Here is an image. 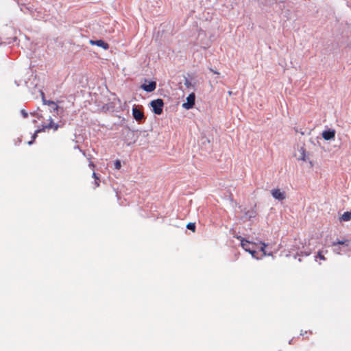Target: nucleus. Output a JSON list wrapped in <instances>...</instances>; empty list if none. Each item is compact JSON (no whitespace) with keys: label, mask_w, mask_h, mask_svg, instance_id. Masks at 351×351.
<instances>
[{"label":"nucleus","mask_w":351,"mask_h":351,"mask_svg":"<svg viewBox=\"0 0 351 351\" xmlns=\"http://www.w3.org/2000/svg\"><path fill=\"white\" fill-rule=\"evenodd\" d=\"M125 129L128 130L126 134H125V141H129L128 145H130L131 143H134L138 138V130H131L128 125L125 126Z\"/></svg>","instance_id":"20e7f679"},{"label":"nucleus","mask_w":351,"mask_h":351,"mask_svg":"<svg viewBox=\"0 0 351 351\" xmlns=\"http://www.w3.org/2000/svg\"><path fill=\"white\" fill-rule=\"evenodd\" d=\"M310 252L301 250L300 252H297L296 254L293 256V258H296L298 256H308L310 255Z\"/></svg>","instance_id":"dca6fc26"},{"label":"nucleus","mask_w":351,"mask_h":351,"mask_svg":"<svg viewBox=\"0 0 351 351\" xmlns=\"http://www.w3.org/2000/svg\"><path fill=\"white\" fill-rule=\"evenodd\" d=\"M40 95L42 97V101L44 105H48L49 106V110L51 112H56L58 115L60 114V107L57 105V104L52 100H47L45 97V93L40 90ZM61 112H63V109L61 108Z\"/></svg>","instance_id":"f03ea898"},{"label":"nucleus","mask_w":351,"mask_h":351,"mask_svg":"<svg viewBox=\"0 0 351 351\" xmlns=\"http://www.w3.org/2000/svg\"><path fill=\"white\" fill-rule=\"evenodd\" d=\"M19 144V143H18V140H17V141H16L15 145H18Z\"/></svg>","instance_id":"e433bc0d"},{"label":"nucleus","mask_w":351,"mask_h":351,"mask_svg":"<svg viewBox=\"0 0 351 351\" xmlns=\"http://www.w3.org/2000/svg\"><path fill=\"white\" fill-rule=\"evenodd\" d=\"M299 152H300L301 156L298 159L303 160V161H306L307 156H306V149H304V147H301L299 149Z\"/></svg>","instance_id":"2eb2a0df"},{"label":"nucleus","mask_w":351,"mask_h":351,"mask_svg":"<svg viewBox=\"0 0 351 351\" xmlns=\"http://www.w3.org/2000/svg\"><path fill=\"white\" fill-rule=\"evenodd\" d=\"M237 239L240 240V241L241 242V240L242 239H244L243 237H242L241 236H238L236 237Z\"/></svg>","instance_id":"7c9ffc66"},{"label":"nucleus","mask_w":351,"mask_h":351,"mask_svg":"<svg viewBox=\"0 0 351 351\" xmlns=\"http://www.w3.org/2000/svg\"><path fill=\"white\" fill-rule=\"evenodd\" d=\"M93 178H94L95 180H99V176H97V174L95 173V172H93Z\"/></svg>","instance_id":"cd10ccee"},{"label":"nucleus","mask_w":351,"mask_h":351,"mask_svg":"<svg viewBox=\"0 0 351 351\" xmlns=\"http://www.w3.org/2000/svg\"><path fill=\"white\" fill-rule=\"evenodd\" d=\"M315 261L317 258H319L320 260H326V258L324 257V251H318L317 253V255L315 256Z\"/></svg>","instance_id":"aec40b11"},{"label":"nucleus","mask_w":351,"mask_h":351,"mask_svg":"<svg viewBox=\"0 0 351 351\" xmlns=\"http://www.w3.org/2000/svg\"><path fill=\"white\" fill-rule=\"evenodd\" d=\"M341 247H340V246L338 247H334L333 252L337 254H341Z\"/></svg>","instance_id":"5701e85b"},{"label":"nucleus","mask_w":351,"mask_h":351,"mask_svg":"<svg viewBox=\"0 0 351 351\" xmlns=\"http://www.w3.org/2000/svg\"><path fill=\"white\" fill-rule=\"evenodd\" d=\"M89 43L91 45H96L99 47H101L105 50H107L109 49V44L106 42H105L104 40L102 39H97V40H89Z\"/></svg>","instance_id":"9d476101"},{"label":"nucleus","mask_w":351,"mask_h":351,"mask_svg":"<svg viewBox=\"0 0 351 351\" xmlns=\"http://www.w3.org/2000/svg\"><path fill=\"white\" fill-rule=\"evenodd\" d=\"M335 130L334 129H327L322 132V136L326 141H330L335 138Z\"/></svg>","instance_id":"9b49d317"},{"label":"nucleus","mask_w":351,"mask_h":351,"mask_svg":"<svg viewBox=\"0 0 351 351\" xmlns=\"http://www.w3.org/2000/svg\"><path fill=\"white\" fill-rule=\"evenodd\" d=\"M45 129H47V128H45V125H43L42 128L37 129V130H36V133H40V132H44Z\"/></svg>","instance_id":"393cba45"},{"label":"nucleus","mask_w":351,"mask_h":351,"mask_svg":"<svg viewBox=\"0 0 351 351\" xmlns=\"http://www.w3.org/2000/svg\"><path fill=\"white\" fill-rule=\"evenodd\" d=\"M186 227L188 230H190L194 232L195 231L196 225L194 222H189L186 224Z\"/></svg>","instance_id":"6ab92c4d"},{"label":"nucleus","mask_w":351,"mask_h":351,"mask_svg":"<svg viewBox=\"0 0 351 351\" xmlns=\"http://www.w3.org/2000/svg\"><path fill=\"white\" fill-rule=\"evenodd\" d=\"M340 245L343 247L350 248L351 247V239H337L331 243V246L336 247Z\"/></svg>","instance_id":"6e6552de"},{"label":"nucleus","mask_w":351,"mask_h":351,"mask_svg":"<svg viewBox=\"0 0 351 351\" xmlns=\"http://www.w3.org/2000/svg\"><path fill=\"white\" fill-rule=\"evenodd\" d=\"M256 245L255 243L245 239H242V240H241V247H243V249L245 252H247L249 254H250L254 258H255L256 260H259L261 258L257 257L256 256V254H257V251L255 249L250 247V245Z\"/></svg>","instance_id":"7ed1b4c3"},{"label":"nucleus","mask_w":351,"mask_h":351,"mask_svg":"<svg viewBox=\"0 0 351 351\" xmlns=\"http://www.w3.org/2000/svg\"><path fill=\"white\" fill-rule=\"evenodd\" d=\"M184 85L187 87V88H189L191 86V81L186 78V77H184Z\"/></svg>","instance_id":"4be33fe9"},{"label":"nucleus","mask_w":351,"mask_h":351,"mask_svg":"<svg viewBox=\"0 0 351 351\" xmlns=\"http://www.w3.org/2000/svg\"><path fill=\"white\" fill-rule=\"evenodd\" d=\"M210 71H213L215 73L219 74V72L214 71L213 69H210Z\"/></svg>","instance_id":"72a5a7b5"},{"label":"nucleus","mask_w":351,"mask_h":351,"mask_svg":"<svg viewBox=\"0 0 351 351\" xmlns=\"http://www.w3.org/2000/svg\"><path fill=\"white\" fill-rule=\"evenodd\" d=\"M351 219V212L346 211L339 217V220L341 221H348Z\"/></svg>","instance_id":"ddd939ff"},{"label":"nucleus","mask_w":351,"mask_h":351,"mask_svg":"<svg viewBox=\"0 0 351 351\" xmlns=\"http://www.w3.org/2000/svg\"><path fill=\"white\" fill-rule=\"evenodd\" d=\"M306 333H307L306 331H305L304 333V332H302V330L301 333H300V335H304V334H306Z\"/></svg>","instance_id":"473e14b6"},{"label":"nucleus","mask_w":351,"mask_h":351,"mask_svg":"<svg viewBox=\"0 0 351 351\" xmlns=\"http://www.w3.org/2000/svg\"><path fill=\"white\" fill-rule=\"evenodd\" d=\"M149 105L152 108V112L155 114L160 115L162 114L164 107V101L162 99L158 98L156 99L152 100Z\"/></svg>","instance_id":"f257e3e1"},{"label":"nucleus","mask_w":351,"mask_h":351,"mask_svg":"<svg viewBox=\"0 0 351 351\" xmlns=\"http://www.w3.org/2000/svg\"><path fill=\"white\" fill-rule=\"evenodd\" d=\"M308 162H309V163H310L311 166H313V162H312V161H311V160H309Z\"/></svg>","instance_id":"f704fd0d"},{"label":"nucleus","mask_w":351,"mask_h":351,"mask_svg":"<svg viewBox=\"0 0 351 351\" xmlns=\"http://www.w3.org/2000/svg\"><path fill=\"white\" fill-rule=\"evenodd\" d=\"M156 88V82L154 80L145 79L144 82L141 85V88L147 93L153 92Z\"/></svg>","instance_id":"423d86ee"},{"label":"nucleus","mask_w":351,"mask_h":351,"mask_svg":"<svg viewBox=\"0 0 351 351\" xmlns=\"http://www.w3.org/2000/svg\"><path fill=\"white\" fill-rule=\"evenodd\" d=\"M272 197L278 201H282L286 198V193L285 191H281L280 189H274L271 191Z\"/></svg>","instance_id":"1a4fd4ad"},{"label":"nucleus","mask_w":351,"mask_h":351,"mask_svg":"<svg viewBox=\"0 0 351 351\" xmlns=\"http://www.w3.org/2000/svg\"><path fill=\"white\" fill-rule=\"evenodd\" d=\"M38 133H36V131L34 132V133L32 134V138L33 139V141H35L36 138H37L38 136Z\"/></svg>","instance_id":"a878e982"},{"label":"nucleus","mask_w":351,"mask_h":351,"mask_svg":"<svg viewBox=\"0 0 351 351\" xmlns=\"http://www.w3.org/2000/svg\"><path fill=\"white\" fill-rule=\"evenodd\" d=\"M89 165L93 167H95V165H94V164L92 162H90Z\"/></svg>","instance_id":"2f4dec72"},{"label":"nucleus","mask_w":351,"mask_h":351,"mask_svg":"<svg viewBox=\"0 0 351 351\" xmlns=\"http://www.w3.org/2000/svg\"><path fill=\"white\" fill-rule=\"evenodd\" d=\"M34 141H33V139L32 138L29 141L27 142V144L29 145H32L34 143Z\"/></svg>","instance_id":"c85d7f7f"},{"label":"nucleus","mask_w":351,"mask_h":351,"mask_svg":"<svg viewBox=\"0 0 351 351\" xmlns=\"http://www.w3.org/2000/svg\"><path fill=\"white\" fill-rule=\"evenodd\" d=\"M49 123L45 125V128L47 129H53L54 131H56L60 128V125L58 123H54L53 119L50 117L49 119Z\"/></svg>","instance_id":"f8f14e48"},{"label":"nucleus","mask_w":351,"mask_h":351,"mask_svg":"<svg viewBox=\"0 0 351 351\" xmlns=\"http://www.w3.org/2000/svg\"><path fill=\"white\" fill-rule=\"evenodd\" d=\"M142 106L134 105L132 109V113L134 119L138 123L145 120V116L141 110Z\"/></svg>","instance_id":"39448f33"},{"label":"nucleus","mask_w":351,"mask_h":351,"mask_svg":"<svg viewBox=\"0 0 351 351\" xmlns=\"http://www.w3.org/2000/svg\"><path fill=\"white\" fill-rule=\"evenodd\" d=\"M21 114L24 118H27L28 117L27 112L24 109L21 110Z\"/></svg>","instance_id":"b1692460"},{"label":"nucleus","mask_w":351,"mask_h":351,"mask_svg":"<svg viewBox=\"0 0 351 351\" xmlns=\"http://www.w3.org/2000/svg\"><path fill=\"white\" fill-rule=\"evenodd\" d=\"M33 116H36L38 119H40V117H42V115H40L38 114V113L36 112H33V113H31Z\"/></svg>","instance_id":"bb28decb"},{"label":"nucleus","mask_w":351,"mask_h":351,"mask_svg":"<svg viewBox=\"0 0 351 351\" xmlns=\"http://www.w3.org/2000/svg\"><path fill=\"white\" fill-rule=\"evenodd\" d=\"M21 142V138H18V143H20Z\"/></svg>","instance_id":"c9c22d12"},{"label":"nucleus","mask_w":351,"mask_h":351,"mask_svg":"<svg viewBox=\"0 0 351 351\" xmlns=\"http://www.w3.org/2000/svg\"><path fill=\"white\" fill-rule=\"evenodd\" d=\"M260 244L261 245L260 250L263 252L262 256L272 255L271 252L267 253V252L265 251V248H266L267 244H266L265 242H262V241L260 242Z\"/></svg>","instance_id":"4468645a"},{"label":"nucleus","mask_w":351,"mask_h":351,"mask_svg":"<svg viewBox=\"0 0 351 351\" xmlns=\"http://www.w3.org/2000/svg\"><path fill=\"white\" fill-rule=\"evenodd\" d=\"M98 180H95V186L97 187L99 186V182L97 181Z\"/></svg>","instance_id":"c756f323"},{"label":"nucleus","mask_w":351,"mask_h":351,"mask_svg":"<svg viewBox=\"0 0 351 351\" xmlns=\"http://www.w3.org/2000/svg\"><path fill=\"white\" fill-rule=\"evenodd\" d=\"M186 100V102H184L182 104V108L186 109V110L192 109L194 107V106H195V94L194 93H190L187 96Z\"/></svg>","instance_id":"0eeeda50"},{"label":"nucleus","mask_w":351,"mask_h":351,"mask_svg":"<svg viewBox=\"0 0 351 351\" xmlns=\"http://www.w3.org/2000/svg\"><path fill=\"white\" fill-rule=\"evenodd\" d=\"M201 143L204 146H206L207 145L210 146V141L208 137L202 136L201 138Z\"/></svg>","instance_id":"a211bd4d"},{"label":"nucleus","mask_w":351,"mask_h":351,"mask_svg":"<svg viewBox=\"0 0 351 351\" xmlns=\"http://www.w3.org/2000/svg\"><path fill=\"white\" fill-rule=\"evenodd\" d=\"M256 212L254 210H248L245 213V216L251 219L252 218H254L256 217Z\"/></svg>","instance_id":"f3484780"},{"label":"nucleus","mask_w":351,"mask_h":351,"mask_svg":"<svg viewBox=\"0 0 351 351\" xmlns=\"http://www.w3.org/2000/svg\"><path fill=\"white\" fill-rule=\"evenodd\" d=\"M114 169L119 170L121 167V162L120 160L117 159L114 162Z\"/></svg>","instance_id":"412c9836"},{"label":"nucleus","mask_w":351,"mask_h":351,"mask_svg":"<svg viewBox=\"0 0 351 351\" xmlns=\"http://www.w3.org/2000/svg\"><path fill=\"white\" fill-rule=\"evenodd\" d=\"M292 341H293V339L290 340V341H289V344H291Z\"/></svg>","instance_id":"4c0bfd02"}]
</instances>
